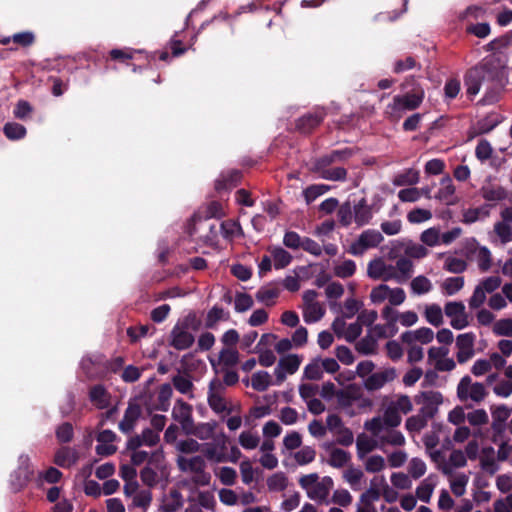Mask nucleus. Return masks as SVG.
Wrapping results in <instances>:
<instances>
[{"mask_svg": "<svg viewBox=\"0 0 512 512\" xmlns=\"http://www.w3.org/2000/svg\"><path fill=\"white\" fill-rule=\"evenodd\" d=\"M479 193L481 197L488 202H500L507 198V190L500 186L494 184H486L483 185Z\"/></svg>", "mask_w": 512, "mask_h": 512, "instance_id": "21", "label": "nucleus"}, {"mask_svg": "<svg viewBox=\"0 0 512 512\" xmlns=\"http://www.w3.org/2000/svg\"><path fill=\"white\" fill-rule=\"evenodd\" d=\"M404 253L408 257L420 259L425 257L428 254V250L421 244L414 243L412 241H407L403 243Z\"/></svg>", "mask_w": 512, "mask_h": 512, "instance_id": "53", "label": "nucleus"}, {"mask_svg": "<svg viewBox=\"0 0 512 512\" xmlns=\"http://www.w3.org/2000/svg\"><path fill=\"white\" fill-rule=\"evenodd\" d=\"M330 187L324 184H314L308 186L303 191V196L307 204L312 203L316 198L329 191Z\"/></svg>", "mask_w": 512, "mask_h": 512, "instance_id": "47", "label": "nucleus"}, {"mask_svg": "<svg viewBox=\"0 0 512 512\" xmlns=\"http://www.w3.org/2000/svg\"><path fill=\"white\" fill-rule=\"evenodd\" d=\"M490 205L484 204L476 208H468L462 213V222L465 224H472L480 219H484L490 214Z\"/></svg>", "mask_w": 512, "mask_h": 512, "instance_id": "30", "label": "nucleus"}, {"mask_svg": "<svg viewBox=\"0 0 512 512\" xmlns=\"http://www.w3.org/2000/svg\"><path fill=\"white\" fill-rule=\"evenodd\" d=\"M172 383L178 392L181 394H189V398H194L192 393L194 385L188 376L177 374L172 378Z\"/></svg>", "mask_w": 512, "mask_h": 512, "instance_id": "40", "label": "nucleus"}, {"mask_svg": "<svg viewBox=\"0 0 512 512\" xmlns=\"http://www.w3.org/2000/svg\"><path fill=\"white\" fill-rule=\"evenodd\" d=\"M287 485V477L282 472L275 473L267 479V487L270 491H283Z\"/></svg>", "mask_w": 512, "mask_h": 512, "instance_id": "49", "label": "nucleus"}, {"mask_svg": "<svg viewBox=\"0 0 512 512\" xmlns=\"http://www.w3.org/2000/svg\"><path fill=\"white\" fill-rule=\"evenodd\" d=\"M271 384V377L266 371H258L252 375L251 385L252 388L256 391L263 392L267 390V388Z\"/></svg>", "mask_w": 512, "mask_h": 512, "instance_id": "43", "label": "nucleus"}, {"mask_svg": "<svg viewBox=\"0 0 512 512\" xmlns=\"http://www.w3.org/2000/svg\"><path fill=\"white\" fill-rule=\"evenodd\" d=\"M433 338L434 332L428 327H421L413 331H406L401 335L402 342L408 345H412L416 342L428 344L432 342Z\"/></svg>", "mask_w": 512, "mask_h": 512, "instance_id": "16", "label": "nucleus"}, {"mask_svg": "<svg viewBox=\"0 0 512 512\" xmlns=\"http://www.w3.org/2000/svg\"><path fill=\"white\" fill-rule=\"evenodd\" d=\"M356 271V264L353 260H345L341 264L335 266L334 274L340 278H349Z\"/></svg>", "mask_w": 512, "mask_h": 512, "instance_id": "61", "label": "nucleus"}, {"mask_svg": "<svg viewBox=\"0 0 512 512\" xmlns=\"http://www.w3.org/2000/svg\"><path fill=\"white\" fill-rule=\"evenodd\" d=\"M474 342L475 335L472 332L460 334L457 336L456 347L458 348V352L456 357L458 363L464 364L474 356Z\"/></svg>", "mask_w": 512, "mask_h": 512, "instance_id": "10", "label": "nucleus"}, {"mask_svg": "<svg viewBox=\"0 0 512 512\" xmlns=\"http://www.w3.org/2000/svg\"><path fill=\"white\" fill-rule=\"evenodd\" d=\"M393 182L397 186L417 184L419 182V172L414 169H408L403 173L398 174Z\"/></svg>", "mask_w": 512, "mask_h": 512, "instance_id": "46", "label": "nucleus"}, {"mask_svg": "<svg viewBox=\"0 0 512 512\" xmlns=\"http://www.w3.org/2000/svg\"><path fill=\"white\" fill-rule=\"evenodd\" d=\"M367 275L374 280L397 282V271L393 265H387L382 258H376L368 263Z\"/></svg>", "mask_w": 512, "mask_h": 512, "instance_id": "8", "label": "nucleus"}, {"mask_svg": "<svg viewBox=\"0 0 512 512\" xmlns=\"http://www.w3.org/2000/svg\"><path fill=\"white\" fill-rule=\"evenodd\" d=\"M239 444L246 450H253L258 447L260 437L251 431H243L238 438Z\"/></svg>", "mask_w": 512, "mask_h": 512, "instance_id": "51", "label": "nucleus"}, {"mask_svg": "<svg viewBox=\"0 0 512 512\" xmlns=\"http://www.w3.org/2000/svg\"><path fill=\"white\" fill-rule=\"evenodd\" d=\"M422 397L429 403L424 405L420 411L419 415H423L425 417V421L428 422L429 419L434 417V414L437 411V408L433 406V404H438L442 402V395L439 392H423Z\"/></svg>", "mask_w": 512, "mask_h": 512, "instance_id": "23", "label": "nucleus"}, {"mask_svg": "<svg viewBox=\"0 0 512 512\" xmlns=\"http://www.w3.org/2000/svg\"><path fill=\"white\" fill-rule=\"evenodd\" d=\"M487 394L484 384L472 382L468 375L462 377L457 385V397L462 402L470 399L473 402L480 403L486 398Z\"/></svg>", "mask_w": 512, "mask_h": 512, "instance_id": "4", "label": "nucleus"}, {"mask_svg": "<svg viewBox=\"0 0 512 512\" xmlns=\"http://www.w3.org/2000/svg\"><path fill=\"white\" fill-rule=\"evenodd\" d=\"M340 407L346 409L351 407L353 403L360 399L359 388L350 386L345 390H339L336 394Z\"/></svg>", "mask_w": 512, "mask_h": 512, "instance_id": "31", "label": "nucleus"}, {"mask_svg": "<svg viewBox=\"0 0 512 512\" xmlns=\"http://www.w3.org/2000/svg\"><path fill=\"white\" fill-rule=\"evenodd\" d=\"M325 314V309L320 303L311 304L304 307L303 318L306 323H315L321 320Z\"/></svg>", "mask_w": 512, "mask_h": 512, "instance_id": "41", "label": "nucleus"}, {"mask_svg": "<svg viewBox=\"0 0 512 512\" xmlns=\"http://www.w3.org/2000/svg\"><path fill=\"white\" fill-rule=\"evenodd\" d=\"M354 221L358 226L366 225L372 219V209L365 198L353 206Z\"/></svg>", "mask_w": 512, "mask_h": 512, "instance_id": "25", "label": "nucleus"}, {"mask_svg": "<svg viewBox=\"0 0 512 512\" xmlns=\"http://www.w3.org/2000/svg\"><path fill=\"white\" fill-rule=\"evenodd\" d=\"M195 499L198 506L206 510L214 511L216 501L214 495L210 491H198Z\"/></svg>", "mask_w": 512, "mask_h": 512, "instance_id": "57", "label": "nucleus"}, {"mask_svg": "<svg viewBox=\"0 0 512 512\" xmlns=\"http://www.w3.org/2000/svg\"><path fill=\"white\" fill-rule=\"evenodd\" d=\"M466 419L472 426H482L489 422V417L484 409H476L467 414Z\"/></svg>", "mask_w": 512, "mask_h": 512, "instance_id": "63", "label": "nucleus"}, {"mask_svg": "<svg viewBox=\"0 0 512 512\" xmlns=\"http://www.w3.org/2000/svg\"><path fill=\"white\" fill-rule=\"evenodd\" d=\"M499 123L500 120L496 114H489L478 120L475 125L478 126V133L487 134L491 132Z\"/></svg>", "mask_w": 512, "mask_h": 512, "instance_id": "50", "label": "nucleus"}, {"mask_svg": "<svg viewBox=\"0 0 512 512\" xmlns=\"http://www.w3.org/2000/svg\"><path fill=\"white\" fill-rule=\"evenodd\" d=\"M444 312L447 317L451 318L450 325L454 329L461 330L469 325L465 305L462 302L451 301L446 303Z\"/></svg>", "mask_w": 512, "mask_h": 512, "instance_id": "9", "label": "nucleus"}, {"mask_svg": "<svg viewBox=\"0 0 512 512\" xmlns=\"http://www.w3.org/2000/svg\"><path fill=\"white\" fill-rule=\"evenodd\" d=\"M301 363V359L298 355H288L286 357H283L279 360L278 364L288 373V374H294Z\"/></svg>", "mask_w": 512, "mask_h": 512, "instance_id": "60", "label": "nucleus"}, {"mask_svg": "<svg viewBox=\"0 0 512 512\" xmlns=\"http://www.w3.org/2000/svg\"><path fill=\"white\" fill-rule=\"evenodd\" d=\"M224 385L219 379H213L209 383L207 401L209 407L217 414L226 412L230 414L233 408L227 406V402L223 397Z\"/></svg>", "mask_w": 512, "mask_h": 512, "instance_id": "6", "label": "nucleus"}, {"mask_svg": "<svg viewBox=\"0 0 512 512\" xmlns=\"http://www.w3.org/2000/svg\"><path fill=\"white\" fill-rule=\"evenodd\" d=\"M26 128L17 122H7L3 127V133L9 140H20L26 135Z\"/></svg>", "mask_w": 512, "mask_h": 512, "instance_id": "38", "label": "nucleus"}, {"mask_svg": "<svg viewBox=\"0 0 512 512\" xmlns=\"http://www.w3.org/2000/svg\"><path fill=\"white\" fill-rule=\"evenodd\" d=\"M435 487V482L429 476L424 479L416 489V496L423 502H429Z\"/></svg>", "mask_w": 512, "mask_h": 512, "instance_id": "42", "label": "nucleus"}, {"mask_svg": "<svg viewBox=\"0 0 512 512\" xmlns=\"http://www.w3.org/2000/svg\"><path fill=\"white\" fill-rule=\"evenodd\" d=\"M229 319V311H226L222 307L215 305L206 314L205 328L215 329L217 327L218 322L228 321Z\"/></svg>", "mask_w": 512, "mask_h": 512, "instance_id": "27", "label": "nucleus"}, {"mask_svg": "<svg viewBox=\"0 0 512 512\" xmlns=\"http://www.w3.org/2000/svg\"><path fill=\"white\" fill-rule=\"evenodd\" d=\"M270 253L273 257L274 267L276 269H283L287 267L293 259L292 255L288 251L279 246L271 248Z\"/></svg>", "mask_w": 512, "mask_h": 512, "instance_id": "37", "label": "nucleus"}, {"mask_svg": "<svg viewBox=\"0 0 512 512\" xmlns=\"http://www.w3.org/2000/svg\"><path fill=\"white\" fill-rule=\"evenodd\" d=\"M510 414L511 410L504 404L492 406V429L497 433H502L504 431L505 422L509 418Z\"/></svg>", "mask_w": 512, "mask_h": 512, "instance_id": "19", "label": "nucleus"}, {"mask_svg": "<svg viewBox=\"0 0 512 512\" xmlns=\"http://www.w3.org/2000/svg\"><path fill=\"white\" fill-rule=\"evenodd\" d=\"M412 292L418 295L428 293L432 289L430 280L425 276H417L411 281Z\"/></svg>", "mask_w": 512, "mask_h": 512, "instance_id": "55", "label": "nucleus"}, {"mask_svg": "<svg viewBox=\"0 0 512 512\" xmlns=\"http://www.w3.org/2000/svg\"><path fill=\"white\" fill-rule=\"evenodd\" d=\"M463 286L464 278L461 276L449 277L442 284V288L444 289L445 293L449 296L456 294L463 288Z\"/></svg>", "mask_w": 512, "mask_h": 512, "instance_id": "56", "label": "nucleus"}, {"mask_svg": "<svg viewBox=\"0 0 512 512\" xmlns=\"http://www.w3.org/2000/svg\"><path fill=\"white\" fill-rule=\"evenodd\" d=\"M493 331L498 336H512V318L498 320L493 327Z\"/></svg>", "mask_w": 512, "mask_h": 512, "instance_id": "64", "label": "nucleus"}, {"mask_svg": "<svg viewBox=\"0 0 512 512\" xmlns=\"http://www.w3.org/2000/svg\"><path fill=\"white\" fill-rule=\"evenodd\" d=\"M476 260L478 268L482 272H487L492 266V255L490 250L485 246L480 247L476 253Z\"/></svg>", "mask_w": 512, "mask_h": 512, "instance_id": "48", "label": "nucleus"}, {"mask_svg": "<svg viewBox=\"0 0 512 512\" xmlns=\"http://www.w3.org/2000/svg\"><path fill=\"white\" fill-rule=\"evenodd\" d=\"M242 174L239 170L231 169L220 174L215 181V189L218 192L227 191L240 183Z\"/></svg>", "mask_w": 512, "mask_h": 512, "instance_id": "17", "label": "nucleus"}, {"mask_svg": "<svg viewBox=\"0 0 512 512\" xmlns=\"http://www.w3.org/2000/svg\"><path fill=\"white\" fill-rule=\"evenodd\" d=\"M311 171L318 174L320 178L329 181H345L347 178V170L343 167L330 168L313 162Z\"/></svg>", "mask_w": 512, "mask_h": 512, "instance_id": "15", "label": "nucleus"}, {"mask_svg": "<svg viewBox=\"0 0 512 512\" xmlns=\"http://www.w3.org/2000/svg\"><path fill=\"white\" fill-rule=\"evenodd\" d=\"M425 318L431 325L440 326L443 323L441 307L438 304L428 305L425 309Z\"/></svg>", "mask_w": 512, "mask_h": 512, "instance_id": "45", "label": "nucleus"}, {"mask_svg": "<svg viewBox=\"0 0 512 512\" xmlns=\"http://www.w3.org/2000/svg\"><path fill=\"white\" fill-rule=\"evenodd\" d=\"M141 407L137 403H129L125 410L123 419L119 422L118 428L124 434H130L141 417Z\"/></svg>", "mask_w": 512, "mask_h": 512, "instance_id": "14", "label": "nucleus"}, {"mask_svg": "<svg viewBox=\"0 0 512 512\" xmlns=\"http://www.w3.org/2000/svg\"><path fill=\"white\" fill-rule=\"evenodd\" d=\"M413 68H421V65L412 56H407L404 60H396L393 66V72L396 74L403 73Z\"/></svg>", "mask_w": 512, "mask_h": 512, "instance_id": "58", "label": "nucleus"}, {"mask_svg": "<svg viewBox=\"0 0 512 512\" xmlns=\"http://www.w3.org/2000/svg\"><path fill=\"white\" fill-rule=\"evenodd\" d=\"M55 435L59 443H69L73 440L74 429L71 423L64 422L55 430Z\"/></svg>", "mask_w": 512, "mask_h": 512, "instance_id": "52", "label": "nucleus"}, {"mask_svg": "<svg viewBox=\"0 0 512 512\" xmlns=\"http://www.w3.org/2000/svg\"><path fill=\"white\" fill-rule=\"evenodd\" d=\"M326 116V109L323 107H317L313 111L302 115L296 120V130L302 134H310L323 122Z\"/></svg>", "mask_w": 512, "mask_h": 512, "instance_id": "7", "label": "nucleus"}, {"mask_svg": "<svg viewBox=\"0 0 512 512\" xmlns=\"http://www.w3.org/2000/svg\"><path fill=\"white\" fill-rule=\"evenodd\" d=\"M192 406L183 399H177L172 410V417L184 430L193 425Z\"/></svg>", "mask_w": 512, "mask_h": 512, "instance_id": "13", "label": "nucleus"}, {"mask_svg": "<svg viewBox=\"0 0 512 512\" xmlns=\"http://www.w3.org/2000/svg\"><path fill=\"white\" fill-rule=\"evenodd\" d=\"M354 153L355 151L353 148L333 150L329 154L317 158L314 162L320 163L324 166H330L335 162H343L348 160L350 157L354 155Z\"/></svg>", "mask_w": 512, "mask_h": 512, "instance_id": "20", "label": "nucleus"}, {"mask_svg": "<svg viewBox=\"0 0 512 512\" xmlns=\"http://www.w3.org/2000/svg\"><path fill=\"white\" fill-rule=\"evenodd\" d=\"M356 350L363 355L375 354L377 350V339L372 334H367L356 343Z\"/></svg>", "mask_w": 512, "mask_h": 512, "instance_id": "39", "label": "nucleus"}, {"mask_svg": "<svg viewBox=\"0 0 512 512\" xmlns=\"http://www.w3.org/2000/svg\"><path fill=\"white\" fill-rule=\"evenodd\" d=\"M178 468L182 472H199L202 468L206 467V463L201 456H193L191 458H185L179 456L177 458Z\"/></svg>", "mask_w": 512, "mask_h": 512, "instance_id": "28", "label": "nucleus"}, {"mask_svg": "<svg viewBox=\"0 0 512 512\" xmlns=\"http://www.w3.org/2000/svg\"><path fill=\"white\" fill-rule=\"evenodd\" d=\"M401 89L404 93L394 96L385 109V115L391 120H398L407 111L419 108L425 97L424 88L415 76L406 77L401 83Z\"/></svg>", "mask_w": 512, "mask_h": 512, "instance_id": "1", "label": "nucleus"}, {"mask_svg": "<svg viewBox=\"0 0 512 512\" xmlns=\"http://www.w3.org/2000/svg\"><path fill=\"white\" fill-rule=\"evenodd\" d=\"M441 187L439 188L436 198L443 201L446 205H455L458 202L455 197V186L449 176H445L441 180Z\"/></svg>", "mask_w": 512, "mask_h": 512, "instance_id": "18", "label": "nucleus"}, {"mask_svg": "<svg viewBox=\"0 0 512 512\" xmlns=\"http://www.w3.org/2000/svg\"><path fill=\"white\" fill-rule=\"evenodd\" d=\"M383 240L384 237L379 231L364 230L350 245L348 252L354 256H362L367 250L376 248Z\"/></svg>", "mask_w": 512, "mask_h": 512, "instance_id": "5", "label": "nucleus"}, {"mask_svg": "<svg viewBox=\"0 0 512 512\" xmlns=\"http://www.w3.org/2000/svg\"><path fill=\"white\" fill-rule=\"evenodd\" d=\"M382 420L386 428H395L401 424L402 418L394 407L388 405L383 413Z\"/></svg>", "mask_w": 512, "mask_h": 512, "instance_id": "54", "label": "nucleus"}, {"mask_svg": "<svg viewBox=\"0 0 512 512\" xmlns=\"http://www.w3.org/2000/svg\"><path fill=\"white\" fill-rule=\"evenodd\" d=\"M219 362L225 368L235 366L239 362V353L233 348H223L219 352Z\"/></svg>", "mask_w": 512, "mask_h": 512, "instance_id": "44", "label": "nucleus"}, {"mask_svg": "<svg viewBox=\"0 0 512 512\" xmlns=\"http://www.w3.org/2000/svg\"><path fill=\"white\" fill-rule=\"evenodd\" d=\"M254 302L251 295L247 293H237L234 299V308L236 312L242 313L252 308Z\"/></svg>", "mask_w": 512, "mask_h": 512, "instance_id": "59", "label": "nucleus"}, {"mask_svg": "<svg viewBox=\"0 0 512 512\" xmlns=\"http://www.w3.org/2000/svg\"><path fill=\"white\" fill-rule=\"evenodd\" d=\"M397 377L395 368H387L383 371L370 374L364 386L368 391H376L381 389L386 383L393 381Z\"/></svg>", "mask_w": 512, "mask_h": 512, "instance_id": "11", "label": "nucleus"}, {"mask_svg": "<svg viewBox=\"0 0 512 512\" xmlns=\"http://www.w3.org/2000/svg\"><path fill=\"white\" fill-rule=\"evenodd\" d=\"M332 485V479L330 477H325L321 482H318L311 487L307 491V495L312 500L323 502L327 499Z\"/></svg>", "mask_w": 512, "mask_h": 512, "instance_id": "22", "label": "nucleus"}, {"mask_svg": "<svg viewBox=\"0 0 512 512\" xmlns=\"http://www.w3.org/2000/svg\"><path fill=\"white\" fill-rule=\"evenodd\" d=\"M280 290L277 287L271 285L263 286L256 292V299L258 302L265 304L266 306L274 305V300L279 296Z\"/></svg>", "mask_w": 512, "mask_h": 512, "instance_id": "35", "label": "nucleus"}, {"mask_svg": "<svg viewBox=\"0 0 512 512\" xmlns=\"http://www.w3.org/2000/svg\"><path fill=\"white\" fill-rule=\"evenodd\" d=\"M34 469L31 465L28 455H20L18 466L10 475V488L13 492H19L24 489L32 480Z\"/></svg>", "mask_w": 512, "mask_h": 512, "instance_id": "3", "label": "nucleus"}, {"mask_svg": "<svg viewBox=\"0 0 512 512\" xmlns=\"http://www.w3.org/2000/svg\"><path fill=\"white\" fill-rule=\"evenodd\" d=\"M378 447H380L378 439L374 440L364 433H361L357 436L356 448L357 456L360 460L364 459L368 453L372 452Z\"/></svg>", "mask_w": 512, "mask_h": 512, "instance_id": "26", "label": "nucleus"}, {"mask_svg": "<svg viewBox=\"0 0 512 512\" xmlns=\"http://www.w3.org/2000/svg\"><path fill=\"white\" fill-rule=\"evenodd\" d=\"M183 506L182 494L177 489H172L169 495L164 500L161 511L162 512H177Z\"/></svg>", "mask_w": 512, "mask_h": 512, "instance_id": "32", "label": "nucleus"}, {"mask_svg": "<svg viewBox=\"0 0 512 512\" xmlns=\"http://www.w3.org/2000/svg\"><path fill=\"white\" fill-rule=\"evenodd\" d=\"M376 480V478L372 479L370 482V487L361 494L359 504L367 507H375L374 502L378 501L381 497V493Z\"/></svg>", "mask_w": 512, "mask_h": 512, "instance_id": "33", "label": "nucleus"}, {"mask_svg": "<svg viewBox=\"0 0 512 512\" xmlns=\"http://www.w3.org/2000/svg\"><path fill=\"white\" fill-rule=\"evenodd\" d=\"M498 77L499 71L492 62L487 61L469 69L464 80L467 94L475 96L483 87L487 91L492 90Z\"/></svg>", "mask_w": 512, "mask_h": 512, "instance_id": "2", "label": "nucleus"}, {"mask_svg": "<svg viewBox=\"0 0 512 512\" xmlns=\"http://www.w3.org/2000/svg\"><path fill=\"white\" fill-rule=\"evenodd\" d=\"M397 271V283H405L412 275L413 263L408 258H399L394 266Z\"/></svg>", "mask_w": 512, "mask_h": 512, "instance_id": "36", "label": "nucleus"}, {"mask_svg": "<svg viewBox=\"0 0 512 512\" xmlns=\"http://www.w3.org/2000/svg\"><path fill=\"white\" fill-rule=\"evenodd\" d=\"M351 460V454L340 448H331L328 464L334 468H342Z\"/></svg>", "mask_w": 512, "mask_h": 512, "instance_id": "34", "label": "nucleus"}, {"mask_svg": "<svg viewBox=\"0 0 512 512\" xmlns=\"http://www.w3.org/2000/svg\"><path fill=\"white\" fill-rule=\"evenodd\" d=\"M378 441L380 447L384 445L403 446L405 444V437L400 431L394 428H386L381 436H379Z\"/></svg>", "mask_w": 512, "mask_h": 512, "instance_id": "29", "label": "nucleus"}, {"mask_svg": "<svg viewBox=\"0 0 512 512\" xmlns=\"http://www.w3.org/2000/svg\"><path fill=\"white\" fill-rule=\"evenodd\" d=\"M493 153V148L490 142L486 139H481L475 149V156L480 161H486L491 158Z\"/></svg>", "mask_w": 512, "mask_h": 512, "instance_id": "62", "label": "nucleus"}, {"mask_svg": "<svg viewBox=\"0 0 512 512\" xmlns=\"http://www.w3.org/2000/svg\"><path fill=\"white\" fill-rule=\"evenodd\" d=\"M89 399L98 409H105L110 405V394L101 384L91 387Z\"/></svg>", "mask_w": 512, "mask_h": 512, "instance_id": "24", "label": "nucleus"}, {"mask_svg": "<svg viewBox=\"0 0 512 512\" xmlns=\"http://www.w3.org/2000/svg\"><path fill=\"white\" fill-rule=\"evenodd\" d=\"M195 341V338L192 333L186 330V328L181 327L179 324H176L170 333V345L176 350H186L189 349Z\"/></svg>", "mask_w": 512, "mask_h": 512, "instance_id": "12", "label": "nucleus"}]
</instances>
